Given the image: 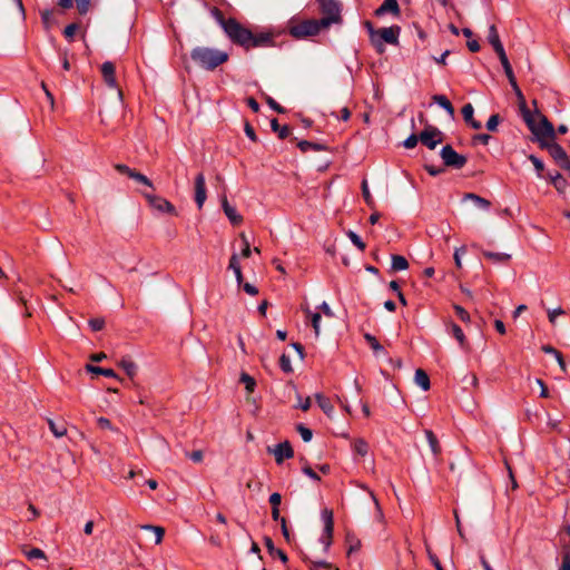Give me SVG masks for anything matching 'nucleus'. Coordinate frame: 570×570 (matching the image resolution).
Wrapping results in <instances>:
<instances>
[{
	"label": "nucleus",
	"mask_w": 570,
	"mask_h": 570,
	"mask_svg": "<svg viewBox=\"0 0 570 570\" xmlns=\"http://www.w3.org/2000/svg\"><path fill=\"white\" fill-rule=\"evenodd\" d=\"M521 116L529 130L535 136L540 146L542 145V141L556 139V130L553 125L541 112L537 110L534 114H532L530 110H528L524 111Z\"/></svg>",
	"instance_id": "obj_1"
},
{
	"label": "nucleus",
	"mask_w": 570,
	"mask_h": 570,
	"mask_svg": "<svg viewBox=\"0 0 570 570\" xmlns=\"http://www.w3.org/2000/svg\"><path fill=\"white\" fill-rule=\"evenodd\" d=\"M190 58L198 67L213 71L220 65L227 62L229 55L216 48L196 47L190 51Z\"/></svg>",
	"instance_id": "obj_2"
},
{
	"label": "nucleus",
	"mask_w": 570,
	"mask_h": 570,
	"mask_svg": "<svg viewBox=\"0 0 570 570\" xmlns=\"http://www.w3.org/2000/svg\"><path fill=\"white\" fill-rule=\"evenodd\" d=\"M216 11L218 14V22L220 23L222 28L224 29L225 33L230 39V41L245 49H248V43L250 42V40H253V32L243 24H240L236 19H224L220 12L218 10Z\"/></svg>",
	"instance_id": "obj_3"
},
{
	"label": "nucleus",
	"mask_w": 570,
	"mask_h": 570,
	"mask_svg": "<svg viewBox=\"0 0 570 570\" xmlns=\"http://www.w3.org/2000/svg\"><path fill=\"white\" fill-rule=\"evenodd\" d=\"M321 22L322 19H309L297 23H292L288 27V31L291 36H293L296 39L316 36L320 33L321 30L328 28V26H325Z\"/></svg>",
	"instance_id": "obj_4"
},
{
	"label": "nucleus",
	"mask_w": 570,
	"mask_h": 570,
	"mask_svg": "<svg viewBox=\"0 0 570 570\" xmlns=\"http://www.w3.org/2000/svg\"><path fill=\"white\" fill-rule=\"evenodd\" d=\"M323 14L322 22L325 26H331L333 23H341V3L337 0H316Z\"/></svg>",
	"instance_id": "obj_5"
},
{
	"label": "nucleus",
	"mask_w": 570,
	"mask_h": 570,
	"mask_svg": "<svg viewBox=\"0 0 570 570\" xmlns=\"http://www.w3.org/2000/svg\"><path fill=\"white\" fill-rule=\"evenodd\" d=\"M321 519L324 523L323 533L320 538L321 543L324 546V551L327 552L333 542L334 532V518L331 509H323L321 512Z\"/></svg>",
	"instance_id": "obj_6"
},
{
	"label": "nucleus",
	"mask_w": 570,
	"mask_h": 570,
	"mask_svg": "<svg viewBox=\"0 0 570 570\" xmlns=\"http://www.w3.org/2000/svg\"><path fill=\"white\" fill-rule=\"evenodd\" d=\"M543 149H547L550 156L557 161V164L567 170H570V160L566 150L557 144L554 140L542 141L540 146Z\"/></svg>",
	"instance_id": "obj_7"
},
{
	"label": "nucleus",
	"mask_w": 570,
	"mask_h": 570,
	"mask_svg": "<svg viewBox=\"0 0 570 570\" xmlns=\"http://www.w3.org/2000/svg\"><path fill=\"white\" fill-rule=\"evenodd\" d=\"M440 156L446 167L455 169H461L468 161L466 157L458 154L451 145L443 146Z\"/></svg>",
	"instance_id": "obj_8"
},
{
	"label": "nucleus",
	"mask_w": 570,
	"mask_h": 570,
	"mask_svg": "<svg viewBox=\"0 0 570 570\" xmlns=\"http://www.w3.org/2000/svg\"><path fill=\"white\" fill-rule=\"evenodd\" d=\"M144 197L153 209L163 214H176L175 206L164 197L148 193H145Z\"/></svg>",
	"instance_id": "obj_9"
},
{
	"label": "nucleus",
	"mask_w": 570,
	"mask_h": 570,
	"mask_svg": "<svg viewBox=\"0 0 570 570\" xmlns=\"http://www.w3.org/2000/svg\"><path fill=\"white\" fill-rule=\"evenodd\" d=\"M267 452L273 454L277 464H282L284 460L294 456V450L288 441L281 442L275 446H268Z\"/></svg>",
	"instance_id": "obj_10"
},
{
	"label": "nucleus",
	"mask_w": 570,
	"mask_h": 570,
	"mask_svg": "<svg viewBox=\"0 0 570 570\" xmlns=\"http://www.w3.org/2000/svg\"><path fill=\"white\" fill-rule=\"evenodd\" d=\"M443 134L436 127L429 126L420 134V141L429 149H434L442 141Z\"/></svg>",
	"instance_id": "obj_11"
},
{
	"label": "nucleus",
	"mask_w": 570,
	"mask_h": 570,
	"mask_svg": "<svg viewBox=\"0 0 570 570\" xmlns=\"http://www.w3.org/2000/svg\"><path fill=\"white\" fill-rule=\"evenodd\" d=\"M105 83L112 89H117L119 98L122 97L121 90L118 88L116 80V67L111 61H105L100 68Z\"/></svg>",
	"instance_id": "obj_12"
},
{
	"label": "nucleus",
	"mask_w": 570,
	"mask_h": 570,
	"mask_svg": "<svg viewBox=\"0 0 570 570\" xmlns=\"http://www.w3.org/2000/svg\"><path fill=\"white\" fill-rule=\"evenodd\" d=\"M401 28L399 26H391L387 28H381L377 30V40L389 45H397L400 37Z\"/></svg>",
	"instance_id": "obj_13"
},
{
	"label": "nucleus",
	"mask_w": 570,
	"mask_h": 570,
	"mask_svg": "<svg viewBox=\"0 0 570 570\" xmlns=\"http://www.w3.org/2000/svg\"><path fill=\"white\" fill-rule=\"evenodd\" d=\"M206 180L203 173H199L195 178V202L198 209H202L206 202Z\"/></svg>",
	"instance_id": "obj_14"
},
{
	"label": "nucleus",
	"mask_w": 570,
	"mask_h": 570,
	"mask_svg": "<svg viewBox=\"0 0 570 570\" xmlns=\"http://www.w3.org/2000/svg\"><path fill=\"white\" fill-rule=\"evenodd\" d=\"M387 12L395 17L400 16V7L396 0H384V2L375 10V16L381 17Z\"/></svg>",
	"instance_id": "obj_15"
},
{
	"label": "nucleus",
	"mask_w": 570,
	"mask_h": 570,
	"mask_svg": "<svg viewBox=\"0 0 570 570\" xmlns=\"http://www.w3.org/2000/svg\"><path fill=\"white\" fill-rule=\"evenodd\" d=\"M222 207L233 225H239L243 222V217L237 213L236 208L228 203L226 196L222 198Z\"/></svg>",
	"instance_id": "obj_16"
},
{
	"label": "nucleus",
	"mask_w": 570,
	"mask_h": 570,
	"mask_svg": "<svg viewBox=\"0 0 570 570\" xmlns=\"http://www.w3.org/2000/svg\"><path fill=\"white\" fill-rule=\"evenodd\" d=\"M273 45V35L269 32L253 33V40L248 43L249 48L268 47Z\"/></svg>",
	"instance_id": "obj_17"
},
{
	"label": "nucleus",
	"mask_w": 570,
	"mask_h": 570,
	"mask_svg": "<svg viewBox=\"0 0 570 570\" xmlns=\"http://www.w3.org/2000/svg\"><path fill=\"white\" fill-rule=\"evenodd\" d=\"M488 41L493 47V50L497 52L504 50L503 45L500 40L498 29L494 24L489 27L488 31Z\"/></svg>",
	"instance_id": "obj_18"
},
{
	"label": "nucleus",
	"mask_w": 570,
	"mask_h": 570,
	"mask_svg": "<svg viewBox=\"0 0 570 570\" xmlns=\"http://www.w3.org/2000/svg\"><path fill=\"white\" fill-rule=\"evenodd\" d=\"M482 255L495 263V264H504V263H508L510 259H511V255L510 254H507V253H497V252H490V250H483L482 252Z\"/></svg>",
	"instance_id": "obj_19"
},
{
	"label": "nucleus",
	"mask_w": 570,
	"mask_h": 570,
	"mask_svg": "<svg viewBox=\"0 0 570 570\" xmlns=\"http://www.w3.org/2000/svg\"><path fill=\"white\" fill-rule=\"evenodd\" d=\"M414 381L416 385H419L423 391H428L431 386L430 377L428 373L422 368H417L415 371Z\"/></svg>",
	"instance_id": "obj_20"
},
{
	"label": "nucleus",
	"mask_w": 570,
	"mask_h": 570,
	"mask_svg": "<svg viewBox=\"0 0 570 570\" xmlns=\"http://www.w3.org/2000/svg\"><path fill=\"white\" fill-rule=\"evenodd\" d=\"M302 311L306 314L307 317L311 318L312 326L315 332V336L318 337L320 335V323H321V314L320 313H313L308 306H302Z\"/></svg>",
	"instance_id": "obj_21"
},
{
	"label": "nucleus",
	"mask_w": 570,
	"mask_h": 570,
	"mask_svg": "<svg viewBox=\"0 0 570 570\" xmlns=\"http://www.w3.org/2000/svg\"><path fill=\"white\" fill-rule=\"evenodd\" d=\"M509 82L513 89V91L515 92L517 97H518V100H519V107H520V112L521 115L524 112V111H528V107H527V104H525V99H524V96L521 91V89L519 88L518 83H517V80H515V77L513 78H510L509 79Z\"/></svg>",
	"instance_id": "obj_22"
},
{
	"label": "nucleus",
	"mask_w": 570,
	"mask_h": 570,
	"mask_svg": "<svg viewBox=\"0 0 570 570\" xmlns=\"http://www.w3.org/2000/svg\"><path fill=\"white\" fill-rule=\"evenodd\" d=\"M365 27L368 30L371 41L373 46L375 47L376 51L382 53L385 50V47L382 45L380 40H377V30L373 28V24L370 21L365 22Z\"/></svg>",
	"instance_id": "obj_23"
},
{
	"label": "nucleus",
	"mask_w": 570,
	"mask_h": 570,
	"mask_svg": "<svg viewBox=\"0 0 570 570\" xmlns=\"http://www.w3.org/2000/svg\"><path fill=\"white\" fill-rule=\"evenodd\" d=\"M549 178L559 193H564L568 183L560 173L549 174Z\"/></svg>",
	"instance_id": "obj_24"
},
{
	"label": "nucleus",
	"mask_w": 570,
	"mask_h": 570,
	"mask_svg": "<svg viewBox=\"0 0 570 570\" xmlns=\"http://www.w3.org/2000/svg\"><path fill=\"white\" fill-rule=\"evenodd\" d=\"M433 101L442 107L451 117L454 116V108L450 100L443 95H434L432 97Z\"/></svg>",
	"instance_id": "obj_25"
},
{
	"label": "nucleus",
	"mask_w": 570,
	"mask_h": 570,
	"mask_svg": "<svg viewBox=\"0 0 570 570\" xmlns=\"http://www.w3.org/2000/svg\"><path fill=\"white\" fill-rule=\"evenodd\" d=\"M120 367L126 372V374L132 379L137 374L138 366L130 358L124 357L119 362Z\"/></svg>",
	"instance_id": "obj_26"
},
{
	"label": "nucleus",
	"mask_w": 570,
	"mask_h": 570,
	"mask_svg": "<svg viewBox=\"0 0 570 570\" xmlns=\"http://www.w3.org/2000/svg\"><path fill=\"white\" fill-rule=\"evenodd\" d=\"M391 259H392V264H391L392 271L400 272V271H405L409 268V263L404 256L392 255Z\"/></svg>",
	"instance_id": "obj_27"
},
{
	"label": "nucleus",
	"mask_w": 570,
	"mask_h": 570,
	"mask_svg": "<svg viewBox=\"0 0 570 570\" xmlns=\"http://www.w3.org/2000/svg\"><path fill=\"white\" fill-rule=\"evenodd\" d=\"M297 146H298V148L303 153H306V151H309V150H314V151L326 150V146L325 145L318 144V142H312V141H307V140H301L297 144Z\"/></svg>",
	"instance_id": "obj_28"
},
{
	"label": "nucleus",
	"mask_w": 570,
	"mask_h": 570,
	"mask_svg": "<svg viewBox=\"0 0 570 570\" xmlns=\"http://www.w3.org/2000/svg\"><path fill=\"white\" fill-rule=\"evenodd\" d=\"M86 370L94 374H101L107 377L118 379V375L116 374V372L112 368H104V367L95 366L91 364H87Z\"/></svg>",
	"instance_id": "obj_29"
},
{
	"label": "nucleus",
	"mask_w": 570,
	"mask_h": 570,
	"mask_svg": "<svg viewBox=\"0 0 570 570\" xmlns=\"http://www.w3.org/2000/svg\"><path fill=\"white\" fill-rule=\"evenodd\" d=\"M464 199L472 200L475 206H478L479 208L485 209V210L489 209L491 206V203L488 199H485L476 194H472V193L465 194Z\"/></svg>",
	"instance_id": "obj_30"
},
{
	"label": "nucleus",
	"mask_w": 570,
	"mask_h": 570,
	"mask_svg": "<svg viewBox=\"0 0 570 570\" xmlns=\"http://www.w3.org/2000/svg\"><path fill=\"white\" fill-rule=\"evenodd\" d=\"M228 267L230 269H233V272L235 274V277H236V281H237L238 285H240L242 282H243V274H242L239 261H238V257H237L236 254L232 255V257L229 259V266Z\"/></svg>",
	"instance_id": "obj_31"
},
{
	"label": "nucleus",
	"mask_w": 570,
	"mask_h": 570,
	"mask_svg": "<svg viewBox=\"0 0 570 570\" xmlns=\"http://www.w3.org/2000/svg\"><path fill=\"white\" fill-rule=\"evenodd\" d=\"M425 436L431 448L432 453L436 456L441 453V448L435 434L431 430H425Z\"/></svg>",
	"instance_id": "obj_32"
},
{
	"label": "nucleus",
	"mask_w": 570,
	"mask_h": 570,
	"mask_svg": "<svg viewBox=\"0 0 570 570\" xmlns=\"http://www.w3.org/2000/svg\"><path fill=\"white\" fill-rule=\"evenodd\" d=\"M497 55H498L500 62L504 69V73H505L507 78L508 79L513 78L514 73H513L512 67L509 62V59L507 57L505 50L499 51V52H497Z\"/></svg>",
	"instance_id": "obj_33"
},
{
	"label": "nucleus",
	"mask_w": 570,
	"mask_h": 570,
	"mask_svg": "<svg viewBox=\"0 0 570 570\" xmlns=\"http://www.w3.org/2000/svg\"><path fill=\"white\" fill-rule=\"evenodd\" d=\"M315 399H316L318 406L323 410V412L327 415H331L333 412V405H332L330 399H327L326 396H324L322 394H316Z\"/></svg>",
	"instance_id": "obj_34"
},
{
	"label": "nucleus",
	"mask_w": 570,
	"mask_h": 570,
	"mask_svg": "<svg viewBox=\"0 0 570 570\" xmlns=\"http://www.w3.org/2000/svg\"><path fill=\"white\" fill-rule=\"evenodd\" d=\"M450 328H451L452 335L459 342L460 346L462 348H465L466 340H465V335H464L462 328L459 325L454 324V323L451 324Z\"/></svg>",
	"instance_id": "obj_35"
},
{
	"label": "nucleus",
	"mask_w": 570,
	"mask_h": 570,
	"mask_svg": "<svg viewBox=\"0 0 570 570\" xmlns=\"http://www.w3.org/2000/svg\"><path fill=\"white\" fill-rule=\"evenodd\" d=\"M141 529L154 532L156 544H159L163 541V538L165 534L164 528L158 527V525L145 524V525H141Z\"/></svg>",
	"instance_id": "obj_36"
},
{
	"label": "nucleus",
	"mask_w": 570,
	"mask_h": 570,
	"mask_svg": "<svg viewBox=\"0 0 570 570\" xmlns=\"http://www.w3.org/2000/svg\"><path fill=\"white\" fill-rule=\"evenodd\" d=\"M365 341L370 344L371 348L376 355L384 352V347L380 344L375 336L370 333L364 334Z\"/></svg>",
	"instance_id": "obj_37"
},
{
	"label": "nucleus",
	"mask_w": 570,
	"mask_h": 570,
	"mask_svg": "<svg viewBox=\"0 0 570 570\" xmlns=\"http://www.w3.org/2000/svg\"><path fill=\"white\" fill-rule=\"evenodd\" d=\"M271 127H272V130H273L274 132H277V134H278V137H279L281 139L286 138V137L289 135V128H288V126H283V127H281V126H279V124H278V121H277V119H275V118H274V119H272V121H271Z\"/></svg>",
	"instance_id": "obj_38"
},
{
	"label": "nucleus",
	"mask_w": 570,
	"mask_h": 570,
	"mask_svg": "<svg viewBox=\"0 0 570 570\" xmlns=\"http://www.w3.org/2000/svg\"><path fill=\"white\" fill-rule=\"evenodd\" d=\"M353 450L356 454L365 456L368 452V444L363 439H358L354 442Z\"/></svg>",
	"instance_id": "obj_39"
},
{
	"label": "nucleus",
	"mask_w": 570,
	"mask_h": 570,
	"mask_svg": "<svg viewBox=\"0 0 570 570\" xmlns=\"http://www.w3.org/2000/svg\"><path fill=\"white\" fill-rule=\"evenodd\" d=\"M347 237L350 238V240L361 250V252H364L365 250V243L361 239V237L354 233L353 230H348L346 233Z\"/></svg>",
	"instance_id": "obj_40"
},
{
	"label": "nucleus",
	"mask_w": 570,
	"mask_h": 570,
	"mask_svg": "<svg viewBox=\"0 0 570 570\" xmlns=\"http://www.w3.org/2000/svg\"><path fill=\"white\" fill-rule=\"evenodd\" d=\"M48 424H49V428H50V431L55 434V436L57 438H61L66 433H67V429L65 428L63 424L61 425H58L57 423H55L52 420H48Z\"/></svg>",
	"instance_id": "obj_41"
},
{
	"label": "nucleus",
	"mask_w": 570,
	"mask_h": 570,
	"mask_svg": "<svg viewBox=\"0 0 570 570\" xmlns=\"http://www.w3.org/2000/svg\"><path fill=\"white\" fill-rule=\"evenodd\" d=\"M240 382L245 384L247 392L252 393L254 391L256 382L250 375L247 373H242Z\"/></svg>",
	"instance_id": "obj_42"
},
{
	"label": "nucleus",
	"mask_w": 570,
	"mask_h": 570,
	"mask_svg": "<svg viewBox=\"0 0 570 570\" xmlns=\"http://www.w3.org/2000/svg\"><path fill=\"white\" fill-rule=\"evenodd\" d=\"M362 195H363V198L365 200V203L373 207L374 206V199L370 193V189H368V186H367V181L366 180H363L362 181Z\"/></svg>",
	"instance_id": "obj_43"
},
{
	"label": "nucleus",
	"mask_w": 570,
	"mask_h": 570,
	"mask_svg": "<svg viewBox=\"0 0 570 570\" xmlns=\"http://www.w3.org/2000/svg\"><path fill=\"white\" fill-rule=\"evenodd\" d=\"M311 570H332V564L323 560H311Z\"/></svg>",
	"instance_id": "obj_44"
},
{
	"label": "nucleus",
	"mask_w": 570,
	"mask_h": 570,
	"mask_svg": "<svg viewBox=\"0 0 570 570\" xmlns=\"http://www.w3.org/2000/svg\"><path fill=\"white\" fill-rule=\"evenodd\" d=\"M131 179H134L137 183H140L147 187L154 188L151 180L147 176H145L136 170H135L134 175H131Z\"/></svg>",
	"instance_id": "obj_45"
},
{
	"label": "nucleus",
	"mask_w": 570,
	"mask_h": 570,
	"mask_svg": "<svg viewBox=\"0 0 570 570\" xmlns=\"http://www.w3.org/2000/svg\"><path fill=\"white\" fill-rule=\"evenodd\" d=\"M279 366L285 373H291L293 371V367L289 356H287L286 354H282L279 357Z\"/></svg>",
	"instance_id": "obj_46"
},
{
	"label": "nucleus",
	"mask_w": 570,
	"mask_h": 570,
	"mask_svg": "<svg viewBox=\"0 0 570 570\" xmlns=\"http://www.w3.org/2000/svg\"><path fill=\"white\" fill-rule=\"evenodd\" d=\"M474 108L471 104H466L462 107V116L465 122L472 121Z\"/></svg>",
	"instance_id": "obj_47"
},
{
	"label": "nucleus",
	"mask_w": 570,
	"mask_h": 570,
	"mask_svg": "<svg viewBox=\"0 0 570 570\" xmlns=\"http://www.w3.org/2000/svg\"><path fill=\"white\" fill-rule=\"evenodd\" d=\"M40 14H41V20H42L43 24L47 28H49L51 24V21H52V17H53V10L52 9H43L40 11Z\"/></svg>",
	"instance_id": "obj_48"
},
{
	"label": "nucleus",
	"mask_w": 570,
	"mask_h": 570,
	"mask_svg": "<svg viewBox=\"0 0 570 570\" xmlns=\"http://www.w3.org/2000/svg\"><path fill=\"white\" fill-rule=\"evenodd\" d=\"M297 432L301 434L304 442H309L312 440V431L303 424L297 425Z\"/></svg>",
	"instance_id": "obj_49"
},
{
	"label": "nucleus",
	"mask_w": 570,
	"mask_h": 570,
	"mask_svg": "<svg viewBox=\"0 0 570 570\" xmlns=\"http://www.w3.org/2000/svg\"><path fill=\"white\" fill-rule=\"evenodd\" d=\"M26 556L28 559H47L45 552L39 548H32L31 550L26 552Z\"/></svg>",
	"instance_id": "obj_50"
},
{
	"label": "nucleus",
	"mask_w": 570,
	"mask_h": 570,
	"mask_svg": "<svg viewBox=\"0 0 570 570\" xmlns=\"http://www.w3.org/2000/svg\"><path fill=\"white\" fill-rule=\"evenodd\" d=\"M529 159H530V161L533 164V166H534V168H535V170H537V173H538V176H539V177H542V171H543V169H544V164L542 163V160H541V159H539V158H538L537 156H534V155H530V156H529Z\"/></svg>",
	"instance_id": "obj_51"
},
{
	"label": "nucleus",
	"mask_w": 570,
	"mask_h": 570,
	"mask_svg": "<svg viewBox=\"0 0 570 570\" xmlns=\"http://www.w3.org/2000/svg\"><path fill=\"white\" fill-rule=\"evenodd\" d=\"M499 122H500V117L498 114H494L492 115L488 121H487V129L489 131H495L498 129V126H499Z\"/></svg>",
	"instance_id": "obj_52"
},
{
	"label": "nucleus",
	"mask_w": 570,
	"mask_h": 570,
	"mask_svg": "<svg viewBox=\"0 0 570 570\" xmlns=\"http://www.w3.org/2000/svg\"><path fill=\"white\" fill-rule=\"evenodd\" d=\"M559 570H570V548H566L562 554V563Z\"/></svg>",
	"instance_id": "obj_53"
},
{
	"label": "nucleus",
	"mask_w": 570,
	"mask_h": 570,
	"mask_svg": "<svg viewBox=\"0 0 570 570\" xmlns=\"http://www.w3.org/2000/svg\"><path fill=\"white\" fill-rule=\"evenodd\" d=\"M547 417H548V421H547V426L552 430V431H557L558 433H561L562 430L560 428V421L559 420H553L549 413H547Z\"/></svg>",
	"instance_id": "obj_54"
},
{
	"label": "nucleus",
	"mask_w": 570,
	"mask_h": 570,
	"mask_svg": "<svg viewBox=\"0 0 570 570\" xmlns=\"http://www.w3.org/2000/svg\"><path fill=\"white\" fill-rule=\"evenodd\" d=\"M80 14H86L89 10L90 0H75Z\"/></svg>",
	"instance_id": "obj_55"
},
{
	"label": "nucleus",
	"mask_w": 570,
	"mask_h": 570,
	"mask_svg": "<svg viewBox=\"0 0 570 570\" xmlns=\"http://www.w3.org/2000/svg\"><path fill=\"white\" fill-rule=\"evenodd\" d=\"M420 140V136L412 134L410 135L403 142V146L407 149L414 148L417 145V141Z\"/></svg>",
	"instance_id": "obj_56"
},
{
	"label": "nucleus",
	"mask_w": 570,
	"mask_h": 570,
	"mask_svg": "<svg viewBox=\"0 0 570 570\" xmlns=\"http://www.w3.org/2000/svg\"><path fill=\"white\" fill-rule=\"evenodd\" d=\"M454 309H455L456 316L462 322H470V315H469V313L462 306L455 305Z\"/></svg>",
	"instance_id": "obj_57"
},
{
	"label": "nucleus",
	"mask_w": 570,
	"mask_h": 570,
	"mask_svg": "<svg viewBox=\"0 0 570 570\" xmlns=\"http://www.w3.org/2000/svg\"><path fill=\"white\" fill-rule=\"evenodd\" d=\"M115 169L119 174L127 175L129 178H131V175H134V173H135V169H131L127 165H124V164L115 165Z\"/></svg>",
	"instance_id": "obj_58"
},
{
	"label": "nucleus",
	"mask_w": 570,
	"mask_h": 570,
	"mask_svg": "<svg viewBox=\"0 0 570 570\" xmlns=\"http://www.w3.org/2000/svg\"><path fill=\"white\" fill-rule=\"evenodd\" d=\"M89 326L95 332L100 331L105 326V321L102 318H91L89 320Z\"/></svg>",
	"instance_id": "obj_59"
},
{
	"label": "nucleus",
	"mask_w": 570,
	"mask_h": 570,
	"mask_svg": "<svg viewBox=\"0 0 570 570\" xmlns=\"http://www.w3.org/2000/svg\"><path fill=\"white\" fill-rule=\"evenodd\" d=\"M77 30H78V26L76 23H70L65 28L63 35L67 39L72 40Z\"/></svg>",
	"instance_id": "obj_60"
},
{
	"label": "nucleus",
	"mask_w": 570,
	"mask_h": 570,
	"mask_svg": "<svg viewBox=\"0 0 570 570\" xmlns=\"http://www.w3.org/2000/svg\"><path fill=\"white\" fill-rule=\"evenodd\" d=\"M266 102L276 112H278V114L285 112V109L279 104H277L272 97H266Z\"/></svg>",
	"instance_id": "obj_61"
},
{
	"label": "nucleus",
	"mask_w": 570,
	"mask_h": 570,
	"mask_svg": "<svg viewBox=\"0 0 570 570\" xmlns=\"http://www.w3.org/2000/svg\"><path fill=\"white\" fill-rule=\"evenodd\" d=\"M466 248L464 246L456 248L454 252V262L458 268L462 267L461 255L465 254Z\"/></svg>",
	"instance_id": "obj_62"
},
{
	"label": "nucleus",
	"mask_w": 570,
	"mask_h": 570,
	"mask_svg": "<svg viewBox=\"0 0 570 570\" xmlns=\"http://www.w3.org/2000/svg\"><path fill=\"white\" fill-rule=\"evenodd\" d=\"M563 314H564V311L561 307L548 311V317H549L550 323L554 324L557 316L563 315Z\"/></svg>",
	"instance_id": "obj_63"
},
{
	"label": "nucleus",
	"mask_w": 570,
	"mask_h": 570,
	"mask_svg": "<svg viewBox=\"0 0 570 570\" xmlns=\"http://www.w3.org/2000/svg\"><path fill=\"white\" fill-rule=\"evenodd\" d=\"M186 455L195 463L203 461V452L200 450L193 451L191 453L186 452Z\"/></svg>",
	"instance_id": "obj_64"
}]
</instances>
